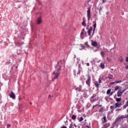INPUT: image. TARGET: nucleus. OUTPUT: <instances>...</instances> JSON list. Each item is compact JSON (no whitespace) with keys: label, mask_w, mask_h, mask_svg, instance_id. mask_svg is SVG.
<instances>
[{"label":"nucleus","mask_w":128,"mask_h":128,"mask_svg":"<svg viewBox=\"0 0 128 128\" xmlns=\"http://www.w3.org/2000/svg\"><path fill=\"white\" fill-rule=\"evenodd\" d=\"M76 60H77V64H79L80 62V58H77Z\"/></svg>","instance_id":"obj_26"},{"label":"nucleus","mask_w":128,"mask_h":128,"mask_svg":"<svg viewBox=\"0 0 128 128\" xmlns=\"http://www.w3.org/2000/svg\"><path fill=\"white\" fill-rule=\"evenodd\" d=\"M96 94H94L91 98H90V102H92V104H93V102H96V100L94 99V98H96Z\"/></svg>","instance_id":"obj_7"},{"label":"nucleus","mask_w":128,"mask_h":128,"mask_svg":"<svg viewBox=\"0 0 128 128\" xmlns=\"http://www.w3.org/2000/svg\"><path fill=\"white\" fill-rule=\"evenodd\" d=\"M72 120H76V116L75 115H72Z\"/></svg>","instance_id":"obj_23"},{"label":"nucleus","mask_w":128,"mask_h":128,"mask_svg":"<svg viewBox=\"0 0 128 128\" xmlns=\"http://www.w3.org/2000/svg\"><path fill=\"white\" fill-rule=\"evenodd\" d=\"M120 62H124V59H122V57H120V59L119 60Z\"/></svg>","instance_id":"obj_29"},{"label":"nucleus","mask_w":128,"mask_h":128,"mask_svg":"<svg viewBox=\"0 0 128 128\" xmlns=\"http://www.w3.org/2000/svg\"><path fill=\"white\" fill-rule=\"evenodd\" d=\"M126 104L128 106V100L126 102Z\"/></svg>","instance_id":"obj_41"},{"label":"nucleus","mask_w":128,"mask_h":128,"mask_svg":"<svg viewBox=\"0 0 128 128\" xmlns=\"http://www.w3.org/2000/svg\"><path fill=\"white\" fill-rule=\"evenodd\" d=\"M74 126H75V128H78V126H76V124H74Z\"/></svg>","instance_id":"obj_39"},{"label":"nucleus","mask_w":128,"mask_h":128,"mask_svg":"<svg viewBox=\"0 0 128 128\" xmlns=\"http://www.w3.org/2000/svg\"><path fill=\"white\" fill-rule=\"evenodd\" d=\"M124 90L122 92L120 90H118L117 92V96H122V94H124Z\"/></svg>","instance_id":"obj_9"},{"label":"nucleus","mask_w":128,"mask_h":128,"mask_svg":"<svg viewBox=\"0 0 128 128\" xmlns=\"http://www.w3.org/2000/svg\"><path fill=\"white\" fill-rule=\"evenodd\" d=\"M100 55L102 56V58H104V56H106V54L104 52H101Z\"/></svg>","instance_id":"obj_18"},{"label":"nucleus","mask_w":128,"mask_h":128,"mask_svg":"<svg viewBox=\"0 0 128 128\" xmlns=\"http://www.w3.org/2000/svg\"><path fill=\"white\" fill-rule=\"evenodd\" d=\"M62 62L60 60L58 62V65L60 67V68H57L53 72V79L52 80H54L58 78V76L60 74V70L62 68V66H60Z\"/></svg>","instance_id":"obj_1"},{"label":"nucleus","mask_w":128,"mask_h":128,"mask_svg":"<svg viewBox=\"0 0 128 128\" xmlns=\"http://www.w3.org/2000/svg\"><path fill=\"white\" fill-rule=\"evenodd\" d=\"M116 110H120V109H116Z\"/></svg>","instance_id":"obj_47"},{"label":"nucleus","mask_w":128,"mask_h":128,"mask_svg":"<svg viewBox=\"0 0 128 128\" xmlns=\"http://www.w3.org/2000/svg\"><path fill=\"white\" fill-rule=\"evenodd\" d=\"M128 105L126 104V105H124L123 106L124 108H128Z\"/></svg>","instance_id":"obj_30"},{"label":"nucleus","mask_w":128,"mask_h":128,"mask_svg":"<svg viewBox=\"0 0 128 128\" xmlns=\"http://www.w3.org/2000/svg\"><path fill=\"white\" fill-rule=\"evenodd\" d=\"M103 120H104V121H103L104 124V123L106 122H108V120H106V116L103 117Z\"/></svg>","instance_id":"obj_19"},{"label":"nucleus","mask_w":128,"mask_h":128,"mask_svg":"<svg viewBox=\"0 0 128 128\" xmlns=\"http://www.w3.org/2000/svg\"><path fill=\"white\" fill-rule=\"evenodd\" d=\"M86 17H84L82 18V26H84V27L86 26Z\"/></svg>","instance_id":"obj_6"},{"label":"nucleus","mask_w":128,"mask_h":128,"mask_svg":"<svg viewBox=\"0 0 128 128\" xmlns=\"http://www.w3.org/2000/svg\"><path fill=\"white\" fill-rule=\"evenodd\" d=\"M99 82H100V84L102 82V81L101 80H99Z\"/></svg>","instance_id":"obj_48"},{"label":"nucleus","mask_w":128,"mask_h":128,"mask_svg":"<svg viewBox=\"0 0 128 128\" xmlns=\"http://www.w3.org/2000/svg\"><path fill=\"white\" fill-rule=\"evenodd\" d=\"M102 112V108H100L99 110V112Z\"/></svg>","instance_id":"obj_31"},{"label":"nucleus","mask_w":128,"mask_h":128,"mask_svg":"<svg viewBox=\"0 0 128 128\" xmlns=\"http://www.w3.org/2000/svg\"><path fill=\"white\" fill-rule=\"evenodd\" d=\"M98 106V104H96V105L94 106H93V108H94V106Z\"/></svg>","instance_id":"obj_42"},{"label":"nucleus","mask_w":128,"mask_h":128,"mask_svg":"<svg viewBox=\"0 0 128 128\" xmlns=\"http://www.w3.org/2000/svg\"><path fill=\"white\" fill-rule=\"evenodd\" d=\"M104 0H102V4H104Z\"/></svg>","instance_id":"obj_45"},{"label":"nucleus","mask_w":128,"mask_h":128,"mask_svg":"<svg viewBox=\"0 0 128 128\" xmlns=\"http://www.w3.org/2000/svg\"><path fill=\"white\" fill-rule=\"evenodd\" d=\"M124 118H126V116H121L120 117H118V120H124Z\"/></svg>","instance_id":"obj_16"},{"label":"nucleus","mask_w":128,"mask_h":128,"mask_svg":"<svg viewBox=\"0 0 128 128\" xmlns=\"http://www.w3.org/2000/svg\"><path fill=\"white\" fill-rule=\"evenodd\" d=\"M126 62H128V57H126Z\"/></svg>","instance_id":"obj_38"},{"label":"nucleus","mask_w":128,"mask_h":128,"mask_svg":"<svg viewBox=\"0 0 128 128\" xmlns=\"http://www.w3.org/2000/svg\"><path fill=\"white\" fill-rule=\"evenodd\" d=\"M92 32V27H90L88 30V34L89 36H90Z\"/></svg>","instance_id":"obj_11"},{"label":"nucleus","mask_w":128,"mask_h":128,"mask_svg":"<svg viewBox=\"0 0 128 128\" xmlns=\"http://www.w3.org/2000/svg\"><path fill=\"white\" fill-rule=\"evenodd\" d=\"M102 106V105H100V106Z\"/></svg>","instance_id":"obj_51"},{"label":"nucleus","mask_w":128,"mask_h":128,"mask_svg":"<svg viewBox=\"0 0 128 128\" xmlns=\"http://www.w3.org/2000/svg\"><path fill=\"white\" fill-rule=\"evenodd\" d=\"M94 84L95 85L96 88H100V84H98V82H94Z\"/></svg>","instance_id":"obj_13"},{"label":"nucleus","mask_w":128,"mask_h":128,"mask_svg":"<svg viewBox=\"0 0 128 128\" xmlns=\"http://www.w3.org/2000/svg\"><path fill=\"white\" fill-rule=\"evenodd\" d=\"M108 80H112V76H108Z\"/></svg>","instance_id":"obj_28"},{"label":"nucleus","mask_w":128,"mask_h":128,"mask_svg":"<svg viewBox=\"0 0 128 128\" xmlns=\"http://www.w3.org/2000/svg\"><path fill=\"white\" fill-rule=\"evenodd\" d=\"M120 106H122V104L120 103L116 102L115 104V108H120Z\"/></svg>","instance_id":"obj_12"},{"label":"nucleus","mask_w":128,"mask_h":128,"mask_svg":"<svg viewBox=\"0 0 128 128\" xmlns=\"http://www.w3.org/2000/svg\"><path fill=\"white\" fill-rule=\"evenodd\" d=\"M48 98H50V95H49V96H48Z\"/></svg>","instance_id":"obj_44"},{"label":"nucleus","mask_w":128,"mask_h":128,"mask_svg":"<svg viewBox=\"0 0 128 128\" xmlns=\"http://www.w3.org/2000/svg\"><path fill=\"white\" fill-rule=\"evenodd\" d=\"M120 100H122V98H116V102H120Z\"/></svg>","instance_id":"obj_22"},{"label":"nucleus","mask_w":128,"mask_h":128,"mask_svg":"<svg viewBox=\"0 0 128 128\" xmlns=\"http://www.w3.org/2000/svg\"><path fill=\"white\" fill-rule=\"evenodd\" d=\"M80 72H82V68H79L78 70H74V72L75 76H78V74H80Z\"/></svg>","instance_id":"obj_3"},{"label":"nucleus","mask_w":128,"mask_h":128,"mask_svg":"<svg viewBox=\"0 0 128 128\" xmlns=\"http://www.w3.org/2000/svg\"><path fill=\"white\" fill-rule=\"evenodd\" d=\"M86 66H90V63H88V62L86 63Z\"/></svg>","instance_id":"obj_37"},{"label":"nucleus","mask_w":128,"mask_h":128,"mask_svg":"<svg viewBox=\"0 0 128 128\" xmlns=\"http://www.w3.org/2000/svg\"><path fill=\"white\" fill-rule=\"evenodd\" d=\"M72 124H70L69 128H72Z\"/></svg>","instance_id":"obj_34"},{"label":"nucleus","mask_w":128,"mask_h":128,"mask_svg":"<svg viewBox=\"0 0 128 128\" xmlns=\"http://www.w3.org/2000/svg\"><path fill=\"white\" fill-rule=\"evenodd\" d=\"M16 68H18V66H16Z\"/></svg>","instance_id":"obj_52"},{"label":"nucleus","mask_w":128,"mask_h":128,"mask_svg":"<svg viewBox=\"0 0 128 128\" xmlns=\"http://www.w3.org/2000/svg\"><path fill=\"white\" fill-rule=\"evenodd\" d=\"M106 60H108V62H110V60H108V57L106 58Z\"/></svg>","instance_id":"obj_35"},{"label":"nucleus","mask_w":128,"mask_h":128,"mask_svg":"<svg viewBox=\"0 0 128 128\" xmlns=\"http://www.w3.org/2000/svg\"><path fill=\"white\" fill-rule=\"evenodd\" d=\"M114 92H110V96H112V94H114Z\"/></svg>","instance_id":"obj_33"},{"label":"nucleus","mask_w":128,"mask_h":128,"mask_svg":"<svg viewBox=\"0 0 128 128\" xmlns=\"http://www.w3.org/2000/svg\"><path fill=\"white\" fill-rule=\"evenodd\" d=\"M7 128H10V124H7Z\"/></svg>","instance_id":"obj_32"},{"label":"nucleus","mask_w":128,"mask_h":128,"mask_svg":"<svg viewBox=\"0 0 128 128\" xmlns=\"http://www.w3.org/2000/svg\"><path fill=\"white\" fill-rule=\"evenodd\" d=\"M84 32H81L80 33V38H82V40L84 39Z\"/></svg>","instance_id":"obj_20"},{"label":"nucleus","mask_w":128,"mask_h":128,"mask_svg":"<svg viewBox=\"0 0 128 128\" xmlns=\"http://www.w3.org/2000/svg\"><path fill=\"white\" fill-rule=\"evenodd\" d=\"M82 32H85V34L86 33V32L84 31V28H83V29L82 30Z\"/></svg>","instance_id":"obj_36"},{"label":"nucleus","mask_w":128,"mask_h":128,"mask_svg":"<svg viewBox=\"0 0 128 128\" xmlns=\"http://www.w3.org/2000/svg\"><path fill=\"white\" fill-rule=\"evenodd\" d=\"M66 122H68V120H66Z\"/></svg>","instance_id":"obj_53"},{"label":"nucleus","mask_w":128,"mask_h":128,"mask_svg":"<svg viewBox=\"0 0 128 128\" xmlns=\"http://www.w3.org/2000/svg\"><path fill=\"white\" fill-rule=\"evenodd\" d=\"M9 96L12 98V100H16V94L12 91H11L9 94Z\"/></svg>","instance_id":"obj_5"},{"label":"nucleus","mask_w":128,"mask_h":128,"mask_svg":"<svg viewBox=\"0 0 128 128\" xmlns=\"http://www.w3.org/2000/svg\"><path fill=\"white\" fill-rule=\"evenodd\" d=\"M30 104H32V102H30Z\"/></svg>","instance_id":"obj_49"},{"label":"nucleus","mask_w":128,"mask_h":128,"mask_svg":"<svg viewBox=\"0 0 128 128\" xmlns=\"http://www.w3.org/2000/svg\"><path fill=\"white\" fill-rule=\"evenodd\" d=\"M110 110H114V108H116V106H110Z\"/></svg>","instance_id":"obj_24"},{"label":"nucleus","mask_w":128,"mask_h":128,"mask_svg":"<svg viewBox=\"0 0 128 128\" xmlns=\"http://www.w3.org/2000/svg\"><path fill=\"white\" fill-rule=\"evenodd\" d=\"M94 30L92 32V36H94V32H96V23L95 22V23L94 24Z\"/></svg>","instance_id":"obj_14"},{"label":"nucleus","mask_w":128,"mask_h":128,"mask_svg":"<svg viewBox=\"0 0 128 128\" xmlns=\"http://www.w3.org/2000/svg\"><path fill=\"white\" fill-rule=\"evenodd\" d=\"M78 122H82L84 120V118L80 117V118H78Z\"/></svg>","instance_id":"obj_21"},{"label":"nucleus","mask_w":128,"mask_h":128,"mask_svg":"<svg viewBox=\"0 0 128 128\" xmlns=\"http://www.w3.org/2000/svg\"><path fill=\"white\" fill-rule=\"evenodd\" d=\"M86 128H90V126H86Z\"/></svg>","instance_id":"obj_43"},{"label":"nucleus","mask_w":128,"mask_h":128,"mask_svg":"<svg viewBox=\"0 0 128 128\" xmlns=\"http://www.w3.org/2000/svg\"><path fill=\"white\" fill-rule=\"evenodd\" d=\"M42 22V18L39 17L36 20V24H40L41 22Z\"/></svg>","instance_id":"obj_8"},{"label":"nucleus","mask_w":128,"mask_h":128,"mask_svg":"<svg viewBox=\"0 0 128 128\" xmlns=\"http://www.w3.org/2000/svg\"><path fill=\"white\" fill-rule=\"evenodd\" d=\"M87 18L88 22L90 20V8H88L87 10Z\"/></svg>","instance_id":"obj_4"},{"label":"nucleus","mask_w":128,"mask_h":128,"mask_svg":"<svg viewBox=\"0 0 128 128\" xmlns=\"http://www.w3.org/2000/svg\"><path fill=\"white\" fill-rule=\"evenodd\" d=\"M87 80L86 81V84L88 86V88L90 86V82H92V78L90 77V75L88 74L87 75Z\"/></svg>","instance_id":"obj_2"},{"label":"nucleus","mask_w":128,"mask_h":128,"mask_svg":"<svg viewBox=\"0 0 128 128\" xmlns=\"http://www.w3.org/2000/svg\"><path fill=\"white\" fill-rule=\"evenodd\" d=\"M126 68H128V66H126Z\"/></svg>","instance_id":"obj_50"},{"label":"nucleus","mask_w":128,"mask_h":128,"mask_svg":"<svg viewBox=\"0 0 128 128\" xmlns=\"http://www.w3.org/2000/svg\"><path fill=\"white\" fill-rule=\"evenodd\" d=\"M122 82V80H120V81H115L114 82H112L110 83V84H120Z\"/></svg>","instance_id":"obj_17"},{"label":"nucleus","mask_w":128,"mask_h":128,"mask_svg":"<svg viewBox=\"0 0 128 128\" xmlns=\"http://www.w3.org/2000/svg\"><path fill=\"white\" fill-rule=\"evenodd\" d=\"M100 68H102V70H104V68H105L104 64V63L100 64Z\"/></svg>","instance_id":"obj_15"},{"label":"nucleus","mask_w":128,"mask_h":128,"mask_svg":"<svg viewBox=\"0 0 128 128\" xmlns=\"http://www.w3.org/2000/svg\"><path fill=\"white\" fill-rule=\"evenodd\" d=\"M61 128H67L66 126H63L61 127Z\"/></svg>","instance_id":"obj_40"},{"label":"nucleus","mask_w":128,"mask_h":128,"mask_svg":"<svg viewBox=\"0 0 128 128\" xmlns=\"http://www.w3.org/2000/svg\"><path fill=\"white\" fill-rule=\"evenodd\" d=\"M110 92H112V90L111 89H109L107 90L106 92V94H110Z\"/></svg>","instance_id":"obj_25"},{"label":"nucleus","mask_w":128,"mask_h":128,"mask_svg":"<svg viewBox=\"0 0 128 128\" xmlns=\"http://www.w3.org/2000/svg\"><path fill=\"white\" fill-rule=\"evenodd\" d=\"M76 58V56H75L74 57V60L75 58Z\"/></svg>","instance_id":"obj_46"},{"label":"nucleus","mask_w":128,"mask_h":128,"mask_svg":"<svg viewBox=\"0 0 128 128\" xmlns=\"http://www.w3.org/2000/svg\"><path fill=\"white\" fill-rule=\"evenodd\" d=\"M91 42H92L91 44L92 46H98V42L92 40Z\"/></svg>","instance_id":"obj_10"},{"label":"nucleus","mask_w":128,"mask_h":128,"mask_svg":"<svg viewBox=\"0 0 128 128\" xmlns=\"http://www.w3.org/2000/svg\"><path fill=\"white\" fill-rule=\"evenodd\" d=\"M118 88H120V87H119L118 86H116V88H115L114 90H115V91H116V90H118Z\"/></svg>","instance_id":"obj_27"}]
</instances>
